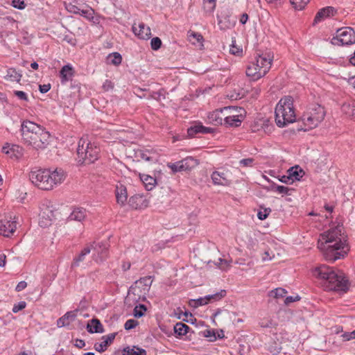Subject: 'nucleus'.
Segmentation results:
<instances>
[{
    "instance_id": "nucleus-1",
    "label": "nucleus",
    "mask_w": 355,
    "mask_h": 355,
    "mask_svg": "<svg viewBox=\"0 0 355 355\" xmlns=\"http://www.w3.org/2000/svg\"><path fill=\"white\" fill-rule=\"evenodd\" d=\"M343 230V226L338 225L321 234L318 247L326 260L334 262L347 254L349 249Z\"/></svg>"
},
{
    "instance_id": "nucleus-2",
    "label": "nucleus",
    "mask_w": 355,
    "mask_h": 355,
    "mask_svg": "<svg viewBox=\"0 0 355 355\" xmlns=\"http://www.w3.org/2000/svg\"><path fill=\"white\" fill-rule=\"evenodd\" d=\"M312 275L327 291L346 292L348 290V279L339 270L327 265H320L312 270Z\"/></svg>"
},
{
    "instance_id": "nucleus-3",
    "label": "nucleus",
    "mask_w": 355,
    "mask_h": 355,
    "mask_svg": "<svg viewBox=\"0 0 355 355\" xmlns=\"http://www.w3.org/2000/svg\"><path fill=\"white\" fill-rule=\"evenodd\" d=\"M22 141L36 150L45 149L51 142V135L44 127L29 120L21 125Z\"/></svg>"
},
{
    "instance_id": "nucleus-4",
    "label": "nucleus",
    "mask_w": 355,
    "mask_h": 355,
    "mask_svg": "<svg viewBox=\"0 0 355 355\" xmlns=\"http://www.w3.org/2000/svg\"><path fill=\"white\" fill-rule=\"evenodd\" d=\"M33 184L43 190H51L60 184L66 178V174L62 168L39 169L33 171L29 174Z\"/></svg>"
},
{
    "instance_id": "nucleus-5",
    "label": "nucleus",
    "mask_w": 355,
    "mask_h": 355,
    "mask_svg": "<svg viewBox=\"0 0 355 355\" xmlns=\"http://www.w3.org/2000/svg\"><path fill=\"white\" fill-rule=\"evenodd\" d=\"M272 60L273 55L270 53L257 55L248 66L246 75L253 81L261 78L269 71Z\"/></svg>"
},
{
    "instance_id": "nucleus-6",
    "label": "nucleus",
    "mask_w": 355,
    "mask_h": 355,
    "mask_svg": "<svg viewBox=\"0 0 355 355\" xmlns=\"http://www.w3.org/2000/svg\"><path fill=\"white\" fill-rule=\"evenodd\" d=\"M275 121L277 126L282 128L295 121L293 100L290 96L282 98L275 107Z\"/></svg>"
},
{
    "instance_id": "nucleus-7",
    "label": "nucleus",
    "mask_w": 355,
    "mask_h": 355,
    "mask_svg": "<svg viewBox=\"0 0 355 355\" xmlns=\"http://www.w3.org/2000/svg\"><path fill=\"white\" fill-rule=\"evenodd\" d=\"M326 112L324 107L319 104L310 105L301 116L304 125L302 130L308 131L316 128L324 119Z\"/></svg>"
},
{
    "instance_id": "nucleus-8",
    "label": "nucleus",
    "mask_w": 355,
    "mask_h": 355,
    "mask_svg": "<svg viewBox=\"0 0 355 355\" xmlns=\"http://www.w3.org/2000/svg\"><path fill=\"white\" fill-rule=\"evenodd\" d=\"M99 148L95 144L90 142L87 138L80 139L77 148L78 162L80 164H91L97 160Z\"/></svg>"
},
{
    "instance_id": "nucleus-9",
    "label": "nucleus",
    "mask_w": 355,
    "mask_h": 355,
    "mask_svg": "<svg viewBox=\"0 0 355 355\" xmlns=\"http://www.w3.org/2000/svg\"><path fill=\"white\" fill-rule=\"evenodd\" d=\"M333 45L345 46L355 43V31L351 27L339 28L331 40Z\"/></svg>"
},
{
    "instance_id": "nucleus-10",
    "label": "nucleus",
    "mask_w": 355,
    "mask_h": 355,
    "mask_svg": "<svg viewBox=\"0 0 355 355\" xmlns=\"http://www.w3.org/2000/svg\"><path fill=\"white\" fill-rule=\"evenodd\" d=\"M18 224V217L9 216L5 219H0V234L3 236L10 237L14 235Z\"/></svg>"
},
{
    "instance_id": "nucleus-11",
    "label": "nucleus",
    "mask_w": 355,
    "mask_h": 355,
    "mask_svg": "<svg viewBox=\"0 0 355 355\" xmlns=\"http://www.w3.org/2000/svg\"><path fill=\"white\" fill-rule=\"evenodd\" d=\"M198 164V162L193 157H187L186 158L174 163H168L167 166L173 171L178 173L181 171H189Z\"/></svg>"
},
{
    "instance_id": "nucleus-12",
    "label": "nucleus",
    "mask_w": 355,
    "mask_h": 355,
    "mask_svg": "<svg viewBox=\"0 0 355 355\" xmlns=\"http://www.w3.org/2000/svg\"><path fill=\"white\" fill-rule=\"evenodd\" d=\"M250 130L253 132H263L269 135L274 130V125L268 118H257L250 125Z\"/></svg>"
},
{
    "instance_id": "nucleus-13",
    "label": "nucleus",
    "mask_w": 355,
    "mask_h": 355,
    "mask_svg": "<svg viewBox=\"0 0 355 355\" xmlns=\"http://www.w3.org/2000/svg\"><path fill=\"white\" fill-rule=\"evenodd\" d=\"M93 250L92 258L96 263L103 262L108 256V246L106 242L94 243L91 245Z\"/></svg>"
},
{
    "instance_id": "nucleus-14",
    "label": "nucleus",
    "mask_w": 355,
    "mask_h": 355,
    "mask_svg": "<svg viewBox=\"0 0 355 355\" xmlns=\"http://www.w3.org/2000/svg\"><path fill=\"white\" fill-rule=\"evenodd\" d=\"M53 218V211L47 205H42L39 214V225L42 227H46L51 224Z\"/></svg>"
},
{
    "instance_id": "nucleus-15",
    "label": "nucleus",
    "mask_w": 355,
    "mask_h": 355,
    "mask_svg": "<svg viewBox=\"0 0 355 355\" xmlns=\"http://www.w3.org/2000/svg\"><path fill=\"white\" fill-rule=\"evenodd\" d=\"M135 35L141 40H148L151 36V31L149 26H147L143 22L138 24H134L132 27Z\"/></svg>"
},
{
    "instance_id": "nucleus-16",
    "label": "nucleus",
    "mask_w": 355,
    "mask_h": 355,
    "mask_svg": "<svg viewBox=\"0 0 355 355\" xmlns=\"http://www.w3.org/2000/svg\"><path fill=\"white\" fill-rule=\"evenodd\" d=\"M231 110V109H224L225 118L223 124L227 127H239L241 125L242 121L244 119V116L241 114L238 113V115L227 114V112Z\"/></svg>"
},
{
    "instance_id": "nucleus-17",
    "label": "nucleus",
    "mask_w": 355,
    "mask_h": 355,
    "mask_svg": "<svg viewBox=\"0 0 355 355\" xmlns=\"http://www.w3.org/2000/svg\"><path fill=\"white\" fill-rule=\"evenodd\" d=\"M224 109H217L207 114V122L214 125L223 124L225 114Z\"/></svg>"
},
{
    "instance_id": "nucleus-18",
    "label": "nucleus",
    "mask_w": 355,
    "mask_h": 355,
    "mask_svg": "<svg viewBox=\"0 0 355 355\" xmlns=\"http://www.w3.org/2000/svg\"><path fill=\"white\" fill-rule=\"evenodd\" d=\"M336 12L335 8L332 6H327L320 9L315 16L314 24H318L329 17L334 16Z\"/></svg>"
},
{
    "instance_id": "nucleus-19",
    "label": "nucleus",
    "mask_w": 355,
    "mask_h": 355,
    "mask_svg": "<svg viewBox=\"0 0 355 355\" xmlns=\"http://www.w3.org/2000/svg\"><path fill=\"white\" fill-rule=\"evenodd\" d=\"M77 316V311H67L64 315L60 317L56 322L58 328L69 326L73 322Z\"/></svg>"
},
{
    "instance_id": "nucleus-20",
    "label": "nucleus",
    "mask_w": 355,
    "mask_h": 355,
    "mask_svg": "<svg viewBox=\"0 0 355 355\" xmlns=\"http://www.w3.org/2000/svg\"><path fill=\"white\" fill-rule=\"evenodd\" d=\"M87 217V211L83 207H76L71 210L67 220L69 221L83 222Z\"/></svg>"
},
{
    "instance_id": "nucleus-21",
    "label": "nucleus",
    "mask_w": 355,
    "mask_h": 355,
    "mask_svg": "<svg viewBox=\"0 0 355 355\" xmlns=\"http://www.w3.org/2000/svg\"><path fill=\"white\" fill-rule=\"evenodd\" d=\"M211 178L215 185L228 186L230 184V181L224 172L214 171L211 175Z\"/></svg>"
},
{
    "instance_id": "nucleus-22",
    "label": "nucleus",
    "mask_w": 355,
    "mask_h": 355,
    "mask_svg": "<svg viewBox=\"0 0 355 355\" xmlns=\"http://www.w3.org/2000/svg\"><path fill=\"white\" fill-rule=\"evenodd\" d=\"M187 132L190 137H194L198 133H212L214 132V129L211 128L205 127L201 123H198L188 128Z\"/></svg>"
},
{
    "instance_id": "nucleus-23",
    "label": "nucleus",
    "mask_w": 355,
    "mask_h": 355,
    "mask_svg": "<svg viewBox=\"0 0 355 355\" xmlns=\"http://www.w3.org/2000/svg\"><path fill=\"white\" fill-rule=\"evenodd\" d=\"M153 283V279L151 276H146L140 278L135 283V288L140 289L141 292L144 294L148 293L150 288Z\"/></svg>"
},
{
    "instance_id": "nucleus-24",
    "label": "nucleus",
    "mask_w": 355,
    "mask_h": 355,
    "mask_svg": "<svg viewBox=\"0 0 355 355\" xmlns=\"http://www.w3.org/2000/svg\"><path fill=\"white\" fill-rule=\"evenodd\" d=\"M115 336H116L115 333L110 334L106 336H103L102 337L103 341L101 343H96L94 345L95 349L99 352H104L107 349L108 345L110 344L114 340V339L115 338Z\"/></svg>"
},
{
    "instance_id": "nucleus-25",
    "label": "nucleus",
    "mask_w": 355,
    "mask_h": 355,
    "mask_svg": "<svg viewBox=\"0 0 355 355\" xmlns=\"http://www.w3.org/2000/svg\"><path fill=\"white\" fill-rule=\"evenodd\" d=\"M73 76V70L70 64H66L63 66L60 71V77L62 84H64L67 82L71 80Z\"/></svg>"
},
{
    "instance_id": "nucleus-26",
    "label": "nucleus",
    "mask_w": 355,
    "mask_h": 355,
    "mask_svg": "<svg viewBox=\"0 0 355 355\" xmlns=\"http://www.w3.org/2000/svg\"><path fill=\"white\" fill-rule=\"evenodd\" d=\"M341 110L345 114L355 119V100H350L343 103Z\"/></svg>"
},
{
    "instance_id": "nucleus-27",
    "label": "nucleus",
    "mask_w": 355,
    "mask_h": 355,
    "mask_svg": "<svg viewBox=\"0 0 355 355\" xmlns=\"http://www.w3.org/2000/svg\"><path fill=\"white\" fill-rule=\"evenodd\" d=\"M87 331L89 333H103V327L101 322L98 319H92L87 325Z\"/></svg>"
},
{
    "instance_id": "nucleus-28",
    "label": "nucleus",
    "mask_w": 355,
    "mask_h": 355,
    "mask_svg": "<svg viewBox=\"0 0 355 355\" xmlns=\"http://www.w3.org/2000/svg\"><path fill=\"white\" fill-rule=\"evenodd\" d=\"M91 250L92 248L90 246L84 248L82 251L73 258L71 267H78L80 265V263L85 260V257L90 253Z\"/></svg>"
},
{
    "instance_id": "nucleus-29",
    "label": "nucleus",
    "mask_w": 355,
    "mask_h": 355,
    "mask_svg": "<svg viewBox=\"0 0 355 355\" xmlns=\"http://www.w3.org/2000/svg\"><path fill=\"white\" fill-rule=\"evenodd\" d=\"M127 197L126 188L122 184L116 186V198L117 202L121 205H124L127 200Z\"/></svg>"
},
{
    "instance_id": "nucleus-30",
    "label": "nucleus",
    "mask_w": 355,
    "mask_h": 355,
    "mask_svg": "<svg viewBox=\"0 0 355 355\" xmlns=\"http://www.w3.org/2000/svg\"><path fill=\"white\" fill-rule=\"evenodd\" d=\"M287 173L290 175L291 182H293L294 180H300V179L304 174L303 170L299 166L291 167L287 171Z\"/></svg>"
},
{
    "instance_id": "nucleus-31",
    "label": "nucleus",
    "mask_w": 355,
    "mask_h": 355,
    "mask_svg": "<svg viewBox=\"0 0 355 355\" xmlns=\"http://www.w3.org/2000/svg\"><path fill=\"white\" fill-rule=\"evenodd\" d=\"M22 77L21 71H17L15 68H9L7 69L5 78L8 80L19 83Z\"/></svg>"
},
{
    "instance_id": "nucleus-32",
    "label": "nucleus",
    "mask_w": 355,
    "mask_h": 355,
    "mask_svg": "<svg viewBox=\"0 0 355 355\" xmlns=\"http://www.w3.org/2000/svg\"><path fill=\"white\" fill-rule=\"evenodd\" d=\"M141 180L147 191H151L156 184V180L148 175H143Z\"/></svg>"
},
{
    "instance_id": "nucleus-33",
    "label": "nucleus",
    "mask_w": 355,
    "mask_h": 355,
    "mask_svg": "<svg viewBox=\"0 0 355 355\" xmlns=\"http://www.w3.org/2000/svg\"><path fill=\"white\" fill-rule=\"evenodd\" d=\"M188 39L193 45L202 46L203 37L202 35L198 33L189 32Z\"/></svg>"
},
{
    "instance_id": "nucleus-34",
    "label": "nucleus",
    "mask_w": 355,
    "mask_h": 355,
    "mask_svg": "<svg viewBox=\"0 0 355 355\" xmlns=\"http://www.w3.org/2000/svg\"><path fill=\"white\" fill-rule=\"evenodd\" d=\"M123 355H147V354L144 349L133 346L132 348L129 347L125 348L123 349Z\"/></svg>"
},
{
    "instance_id": "nucleus-35",
    "label": "nucleus",
    "mask_w": 355,
    "mask_h": 355,
    "mask_svg": "<svg viewBox=\"0 0 355 355\" xmlns=\"http://www.w3.org/2000/svg\"><path fill=\"white\" fill-rule=\"evenodd\" d=\"M173 329L175 334H177L179 336H185L188 333L190 328L188 325L182 322H178L174 326Z\"/></svg>"
},
{
    "instance_id": "nucleus-36",
    "label": "nucleus",
    "mask_w": 355,
    "mask_h": 355,
    "mask_svg": "<svg viewBox=\"0 0 355 355\" xmlns=\"http://www.w3.org/2000/svg\"><path fill=\"white\" fill-rule=\"evenodd\" d=\"M270 190L272 191H274V192H276L277 193H279V194H282L283 196H285V195H290V191L292 190L291 189L287 187H285V186H282V185H278L275 183H273L271 186H270Z\"/></svg>"
},
{
    "instance_id": "nucleus-37",
    "label": "nucleus",
    "mask_w": 355,
    "mask_h": 355,
    "mask_svg": "<svg viewBox=\"0 0 355 355\" xmlns=\"http://www.w3.org/2000/svg\"><path fill=\"white\" fill-rule=\"evenodd\" d=\"M122 57L119 53L114 52L110 53L107 58V62L108 64H112L115 66H118L121 63Z\"/></svg>"
},
{
    "instance_id": "nucleus-38",
    "label": "nucleus",
    "mask_w": 355,
    "mask_h": 355,
    "mask_svg": "<svg viewBox=\"0 0 355 355\" xmlns=\"http://www.w3.org/2000/svg\"><path fill=\"white\" fill-rule=\"evenodd\" d=\"M218 25L220 30H227L234 27V24L231 22L228 17L218 18Z\"/></svg>"
},
{
    "instance_id": "nucleus-39",
    "label": "nucleus",
    "mask_w": 355,
    "mask_h": 355,
    "mask_svg": "<svg viewBox=\"0 0 355 355\" xmlns=\"http://www.w3.org/2000/svg\"><path fill=\"white\" fill-rule=\"evenodd\" d=\"M144 201V200L143 197L139 196H135L130 198L129 204L132 208L137 209L141 207Z\"/></svg>"
},
{
    "instance_id": "nucleus-40",
    "label": "nucleus",
    "mask_w": 355,
    "mask_h": 355,
    "mask_svg": "<svg viewBox=\"0 0 355 355\" xmlns=\"http://www.w3.org/2000/svg\"><path fill=\"white\" fill-rule=\"evenodd\" d=\"M226 291L225 290H220V291L214 293V294H211V295H206L207 300H208V302H216V301H219L221 299H223L225 295H226Z\"/></svg>"
},
{
    "instance_id": "nucleus-41",
    "label": "nucleus",
    "mask_w": 355,
    "mask_h": 355,
    "mask_svg": "<svg viewBox=\"0 0 355 355\" xmlns=\"http://www.w3.org/2000/svg\"><path fill=\"white\" fill-rule=\"evenodd\" d=\"M140 157L146 162H153L156 159L155 153L149 150H142L139 153Z\"/></svg>"
},
{
    "instance_id": "nucleus-42",
    "label": "nucleus",
    "mask_w": 355,
    "mask_h": 355,
    "mask_svg": "<svg viewBox=\"0 0 355 355\" xmlns=\"http://www.w3.org/2000/svg\"><path fill=\"white\" fill-rule=\"evenodd\" d=\"M78 15L91 21H93L94 19V10L92 8H88L85 10L80 9Z\"/></svg>"
},
{
    "instance_id": "nucleus-43",
    "label": "nucleus",
    "mask_w": 355,
    "mask_h": 355,
    "mask_svg": "<svg viewBox=\"0 0 355 355\" xmlns=\"http://www.w3.org/2000/svg\"><path fill=\"white\" fill-rule=\"evenodd\" d=\"M287 291L282 288H277L269 292V296L274 298H281L285 297Z\"/></svg>"
},
{
    "instance_id": "nucleus-44",
    "label": "nucleus",
    "mask_w": 355,
    "mask_h": 355,
    "mask_svg": "<svg viewBox=\"0 0 355 355\" xmlns=\"http://www.w3.org/2000/svg\"><path fill=\"white\" fill-rule=\"evenodd\" d=\"M310 0H290L291 3L297 10H302L305 8Z\"/></svg>"
},
{
    "instance_id": "nucleus-45",
    "label": "nucleus",
    "mask_w": 355,
    "mask_h": 355,
    "mask_svg": "<svg viewBox=\"0 0 355 355\" xmlns=\"http://www.w3.org/2000/svg\"><path fill=\"white\" fill-rule=\"evenodd\" d=\"M223 109H231V110L227 112V114L229 116L231 115H238V113H240L242 114V116H244L245 110L241 107H234V106H228V107H224Z\"/></svg>"
},
{
    "instance_id": "nucleus-46",
    "label": "nucleus",
    "mask_w": 355,
    "mask_h": 355,
    "mask_svg": "<svg viewBox=\"0 0 355 355\" xmlns=\"http://www.w3.org/2000/svg\"><path fill=\"white\" fill-rule=\"evenodd\" d=\"M146 311V307L144 304H139L136 306L133 311V315L135 318L142 317Z\"/></svg>"
},
{
    "instance_id": "nucleus-47",
    "label": "nucleus",
    "mask_w": 355,
    "mask_h": 355,
    "mask_svg": "<svg viewBox=\"0 0 355 355\" xmlns=\"http://www.w3.org/2000/svg\"><path fill=\"white\" fill-rule=\"evenodd\" d=\"M216 0H203L204 8L207 12H213L216 8Z\"/></svg>"
},
{
    "instance_id": "nucleus-48",
    "label": "nucleus",
    "mask_w": 355,
    "mask_h": 355,
    "mask_svg": "<svg viewBox=\"0 0 355 355\" xmlns=\"http://www.w3.org/2000/svg\"><path fill=\"white\" fill-rule=\"evenodd\" d=\"M271 212L270 208L261 209L258 211L257 217L259 220H265Z\"/></svg>"
},
{
    "instance_id": "nucleus-49",
    "label": "nucleus",
    "mask_w": 355,
    "mask_h": 355,
    "mask_svg": "<svg viewBox=\"0 0 355 355\" xmlns=\"http://www.w3.org/2000/svg\"><path fill=\"white\" fill-rule=\"evenodd\" d=\"M162 46V40L159 37H153L150 41L151 49L154 51H157Z\"/></svg>"
},
{
    "instance_id": "nucleus-50",
    "label": "nucleus",
    "mask_w": 355,
    "mask_h": 355,
    "mask_svg": "<svg viewBox=\"0 0 355 355\" xmlns=\"http://www.w3.org/2000/svg\"><path fill=\"white\" fill-rule=\"evenodd\" d=\"M216 265L218 266L221 270H227L229 268L230 263L228 262V261L219 258L218 261L216 263Z\"/></svg>"
},
{
    "instance_id": "nucleus-51",
    "label": "nucleus",
    "mask_w": 355,
    "mask_h": 355,
    "mask_svg": "<svg viewBox=\"0 0 355 355\" xmlns=\"http://www.w3.org/2000/svg\"><path fill=\"white\" fill-rule=\"evenodd\" d=\"M12 6L19 10H24L26 4L23 0H12L11 3Z\"/></svg>"
},
{
    "instance_id": "nucleus-52",
    "label": "nucleus",
    "mask_w": 355,
    "mask_h": 355,
    "mask_svg": "<svg viewBox=\"0 0 355 355\" xmlns=\"http://www.w3.org/2000/svg\"><path fill=\"white\" fill-rule=\"evenodd\" d=\"M230 52L231 54L234 55H240L242 54L243 49L234 44V42H232L230 46Z\"/></svg>"
},
{
    "instance_id": "nucleus-53",
    "label": "nucleus",
    "mask_w": 355,
    "mask_h": 355,
    "mask_svg": "<svg viewBox=\"0 0 355 355\" xmlns=\"http://www.w3.org/2000/svg\"><path fill=\"white\" fill-rule=\"evenodd\" d=\"M192 301L194 303L193 306L195 307L206 305L209 302L206 296H205L204 297H200L196 300H193Z\"/></svg>"
},
{
    "instance_id": "nucleus-54",
    "label": "nucleus",
    "mask_w": 355,
    "mask_h": 355,
    "mask_svg": "<svg viewBox=\"0 0 355 355\" xmlns=\"http://www.w3.org/2000/svg\"><path fill=\"white\" fill-rule=\"evenodd\" d=\"M138 324V322L133 319H129L128 320L125 324L124 328L125 330H130L133 328H135Z\"/></svg>"
},
{
    "instance_id": "nucleus-55",
    "label": "nucleus",
    "mask_w": 355,
    "mask_h": 355,
    "mask_svg": "<svg viewBox=\"0 0 355 355\" xmlns=\"http://www.w3.org/2000/svg\"><path fill=\"white\" fill-rule=\"evenodd\" d=\"M254 159L253 158L242 159L239 161L241 166L244 167H252L253 166Z\"/></svg>"
},
{
    "instance_id": "nucleus-56",
    "label": "nucleus",
    "mask_w": 355,
    "mask_h": 355,
    "mask_svg": "<svg viewBox=\"0 0 355 355\" xmlns=\"http://www.w3.org/2000/svg\"><path fill=\"white\" fill-rule=\"evenodd\" d=\"M26 306V303L24 301H21V302H18L17 304H14L12 311L13 313H16L19 312V311L25 309Z\"/></svg>"
},
{
    "instance_id": "nucleus-57",
    "label": "nucleus",
    "mask_w": 355,
    "mask_h": 355,
    "mask_svg": "<svg viewBox=\"0 0 355 355\" xmlns=\"http://www.w3.org/2000/svg\"><path fill=\"white\" fill-rule=\"evenodd\" d=\"M13 93H14L15 96H17L20 100L25 101H27L28 100L26 93H25L23 91L15 90V91H13Z\"/></svg>"
},
{
    "instance_id": "nucleus-58",
    "label": "nucleus",
    "mask_w": 355,
    "mask_h": 355,
    "mask_svg": "<svg viewBox=\"0 0 355 355\" xmlns=\"http://www.w3.org/2000/svg\"><path fill=\"white\" fill-rule=\"evenodd\" d=\"M66 8L69 12L76 15H78L80 10L78 6L73 5L71 3H69L68 5H67Z\"/></svg>"
},
{
    "instance_id": "nucleus-59",
    "label": "nucleus",
    "mask_w": 355,
    "mask_h": 355,
    "mask_svg": "<svg viewBox=\"0 0 355 355\" xmlns=\"http://www.w3.org/2000/svg\"><path fill=\"white\" fill-rule=\"evenodd\" d=\"M113 87L114 84L112 83V81L109 80H106L103 85V88L105 91H109L113 89Z\"/></svg>"
},
{
    "instance_id": "nucleus-60",
    "label": "nucleus",
    "mask_w": 355,
    "mask_h": 355,
    "mask_svg": "<svg viewBox=\"0 0 355 355\" xmlns=\"http://www.w3.org/2000/svg\"><path fill=\"white\" fill-rule=\"evenodd\" d=\"M27 286V283L25 281H21L19 282L17 285L16 286L15 290L17 292H20L25 289Z\"/></svg>"
},
{
    "instance_id": "nucleus-61",
    "label": "nucleus",
    "mask_w": 355,
    "mask_h": 355,
    "mask_svg": "<svg viewBox=\"0 0 355 355\" xmlns=\"http://www.w3.org/2000/svg\"><path fill=\"white\" fill-rule=\"evenodd\" d=\"M50 89H51L50 84H44V85H40L39 86V90L42 94H45V93L48 92L50 90Z\"/></svg>"
},
{
    "instance_id": "nucleus-62",
    "label": "nucleus",
    "mask_w": 355,
    "mask_h": 355,
    "mask_svg": "<svg viewBox=\"0 0 355 355\" xmlns=\"http://www.w3.org/2000/svg\"><path fill=\"white\" fill-rule=\"evenodd\" d=\"M300 299V297L297 295L295 297H293V296H288V297H286L285 300H284V303L286 304H288L291 302H296L297 300H299Z\"/></svg>"
},
{
    "instance_id": "nucleus-63",
    "label": "nucleus",
    "mask_w": 355,
    "mask_h": 355,
    "mask_svg": "<svg viewBox=\"0 0 355 355\" xmlns=\"http://www.w3.org/2000/svg\"><path fill=\"white\" fill-rule=\"evenodd\" d=\"M205 336L207 338H210V340H215L216 339V336L214 331L207 330L205 332Z\"/></svg>"
},
{
    "instance_id": "nucleus-64",
    "label": "nucleus",
    "mask_w": 355,
    "mask_h": 355,
    "mask_svg": "<svg viewBox=\"0 0 355 355\" xmlns=\"http://www.w3.org/2000/svg\"><path fill=\"white\" fill-rule=\"evenodd\" d=\"M162 96V94L160 92H154L148 97V98L155 99L159 101L160 99V96Z\"/></svg>"
}]
</instances>
